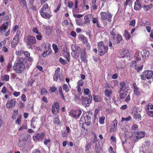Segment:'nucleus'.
<instances>
[{
    "mask_svg": "<svg viewBox=\"0 0 153 153\" xmlns=\"http://www.w3.org/2000/svg\"><path fill=\"white\" fill-rule=\"evenodd\" d=\"M140 76L141 79L143 80L153 79V72L150 70L145 71L143 72Z\"/></svg>",
    "mask_w": 153,
    "mask_h": 153,
    "instance_id": "nucleus-3",
    "label": "nucleus"
},
{
    "mask_svg": "<svg viewBox=\"0 0 153 153\" xmlns=\"http://www.w3.org/2000/svg\"><path fill=\"white\" fill-rule=\"evenodd\" d=\"M20 108H23L25 107V105L22 102H20L19 104Z\"/></svg>",
    "mask_w": 153,
    "mask_h": 153,
    "instance_id": "nucleus-64",
    "label": "nucleus"
},
{
    "mask_svg": "<svg viewBox=\"0 0 153 153\" xmlns=\"http://www.w3.org/2000/svg\"><path fill=\"white\" fill-rule=\"evenodd\" d=\"M150 110H153V105L151 104H149L147 105L146 110L149 111Z\"/></svg>",
    "mask_w": 153,
    "mask_h": 153,
    "instance_id": "nucleus-40",
    "label": "nucleus"
},
{
    "mask_svg": "<svg viewBox=\"0 0 153 153\" xmlns=\"http://www.w3.org/2000/svg\"><path fill=\"white\" fill-rule=\"evenodd\" d=\"M104 92L105 96L107 97H109L112 95V91L110 89H107Z\"/></svg>",
    "mask_w": 153,
    "mask_h": 153,
    "instance_id": "nucleus-26",
    "label": "nucleus"
},
{
    "mask_svg": "<svg viewBox=\"0 0 153 153\" xmlns=\"http://www.w3.org/2000/svg\"><path fill=\"white\" fill-rule=\"evenodd\" d=\"M21 115H20L16 121V124H17L18 125H19L20 124L21 122Z\"/></svg>",
    "mask_w": 153,
    "mask_h": 153,
    "instance_id": "nucleus-39",
    "label": "nucleus"
},
{
    "mask_svg": "<svg viewBox=\"0 0 153 153\" xmlns=\"http://www.w3.org/2000/svg\"><path fill=\"white\" fill-rule=\"evenodd\" d=\"M123 39V38L121 35L120 34H118L116 36V41H115V43L116 44H118Z\"/></svg>",
    "mask_w": 153,
    "mask_h": 153,
    "instance_id": "nucleus-27",
    "label": "nucleus"
},
{
    "mask_svg": "<svg viewBox=\"0 0 153 153\" xmlns=\"http://www.w3.org/2000/svg\"><path fill=\"white\" fill-rule=\"evenodd\" d=\"M19 28V26L17 25H15L13 27V29L11 30L12 33H14Z\"/></svg>",
    "mask_w": 153,
    "mask_h": 153,
    "instance_id": "nucleus-52",
    "label": "nucleus"
},
{
    "mask_svg": "<svg viewBox=\"0 0 153 153\" xmlns=\"http://www.w3.org/2000/svg\"><path fill=\"white\" fill-rule=\"evenodd\" d=\"M23 51H24L23 50H20V51H17L16 52V54L17 56H23Z\"/></svg>",
    "mask_w": 153,
    "mask_h": 153,
    "instance_id": "nucleus-35",
    "label": "nucleus"
},
{
    "mask_svg": "<svg viewBox=\"0 0 153 153\" xmlns=\"http://www.w3.org/2000/svg\"><path fill=\"white\" fill-rule=\"evenodd\" d=\"M128 51L126 50H120L119 54V57L120 58H124L128 55Z\"/></svg>",
    "mask_w": 153,
    "mask_h": 153,
    "instance_id": "nucleus-16",
    "label": "nucleus"
},
{
    "mask_svg": "<svg viewBox=\"0 0 153 153\" xmlns=\"http://www.w3.org/2000/svg\"><path fill=\"white\" fill-rule=\"evenodd\" d=\"M2 79L6 81H8L9 79V76L8 75H5L2 77Z\"/></svg>",
    "mask_w": 153,
    "mask_h": 153,
    "instance_id": "nucleus-41",
    "label": "nucleus"
},
{
    "mask_svg": "<svg viewBox=\"0 0 153 153\" xmlns=\"http://www.w3.org/2000/svg\"><path fill=\"white\" fill-rule=\"evenodd\" d=\"M131 117L130 116H129L126 118H122L121 119V122H123V121H128L131 120Z\"/></svg>",
    "mask_w": 153,
    "mask_h": 153,
    "instance_id": "nucleus-47",
    "label": "nucleus"
},
{
    "mask_svg": "<svg viewBox=\"0 0 153 153\" xmlns=\"http://www.w3.org/2000/svg\"><path fill=\"white\" fill-rule=\"evenodd\" d=\"M124 35L126 39H129L130 38V35L127 30L125 31Z\"/></svg>",
    "mask_w": 153,
    "mask_h": 153,
    "instance_id": "nucleus-33",
    "label": "nucleus"
},
{
    "mask_svg": "<svg viewBox=\"0 0 153 153\" xmlns=\"http://www.w3.org/2000/svg\"><path fill=\"white\" fill-rule=\"evenodd\" d=\"M145 135L144 131H137L136 133V137L138 139H140L143 137Z\"/></svg>",
    "mask_w": 153,
    "mask_h": 153,
    "instance_id": "nucleus-18",
    "label": "nucleus"
},
{
    "mask_svg": "<svg viewBox=\"0 0 153 153\" xmlns=\"http://www.w3.org/2000/svg\"><path fill=\"white\" fill-rule=\"evenodd\" d=\"M59 61L61 62L62 64L64 65L66 63V61L65 60L62 59L61 58H60L59 59Z\"/></svg>",
    "mask_w": 153,
    "mask_h": 153,
    "instance_id": "nucleus-63",
    "label": "nucleus"
},
{
    "mask_svg": "<svg viewBox=\"0 0 153 153\" xmlns=\"http://www.w3.org/2000/svg\"><path fill=\"white\" fill-rule=\"evenodd\" d=\"M100 15L101 16V19L102 20L107 19L109 22L111 21V19L112 16L109 13L101 12L100 13Z\"/></svg>",
    "mask_w": 153,
    "mask_h": 153,
    "instance_id": "nucleus-7",
    "label": "nucleus"
},
{
    "mask_svg": "<svg viewBox=\"0 0 153 153\" xmlns=\"http://www.w3.org/2000/svg\"><path fill=\"white\" fill-rule=\"evenodd\" d=\"M89 14H88L86 15L84 17V19H85V23H89L90 20L89 19Z\"/></svg>",
    "mask_w": 153,
    "mask_h": 153,
    "instance_id": "nucleus-36",
    "label": "nucleus"
},
{
    "mask_svg": "<svg viewBox=\"0 0 153 153\" xmlns=\"http://www.w3.org/2000/svg\"><path fill=\"white\" fill-rule=\"evenodd\" d=\"M120 89L119 91H125L127 90V86L124 82H121L120 83Z\"/></svg>",
    "mask_w": 153,
    "mask_h": 153,
    "instance_id": "nucleus-12",
    "label": "nucleus"
},
{
    "mask_svg": "<svg viewBox=\"0 0 153 153\" xmlns=\"http://www.w3.org/2000/svg\"><path fill=\"white\" fill-rule=\"evenodd\" d=\"M93 98L94 100L96 102H99L101 100L100 97L98 96H94Z\"/></svg>",
    "mask_w": 153,
    "mask_h": 153,
    "instance_id": "nucleus-37",
    "label": "nucleus"
},
{
    "mask_svg": "<svg viewBox=\"0 0 153 153\" xmlns=\"http://www.w3.org/2000/svg\"><path fill=\"white\" fill-rule=\"evenodd\" d=\"M150 55V53L149 51H145L143 54L142 55L143 58H145L148 57Z\"/></svg>",
    "mask_w": 153,
    "mask_h": 153,
    "instance_id": "nucleus-32",
    "label": "nucleus"
},
{
    "mask_svg": "<svg viewBox=\"0 0 153 153\" xmlns=\"http://www.w3.org/2000/svg\"><path fill=\"white\" fill-rule=\"evenodd\" d=\"M89 92L90 91L88 88H85L84 89V93L86 95L88 94Z\"/></svg>",
    "mask_w": 153,
    "mask_h": 153,
    "instance_id": "nucleus-62",
    "label": "nucleus"
},
{
    "mask_svg": "<svg viewBox=\"0 0 153 153\" xmlns=\"http://www.w3.org/2000/svg\"><path fill=\"white\" fill-rule=\"evenodd\" d=\"M143 68V66L141 65L140 66L138 67L137 65L134 66L135 68L138 71H140Z\"/></svg>",
    "mask_w": 153,
    "mask_h": 153,
    "instance_id": "nucleus-48",
    "label": "nucleus"
},
{
    "mask_svg": "<svg viewBox=\"0 0 153 153\" xmlns=\"http://www.w3.org/2000/svg\"><path fill=\"white\" fill-rule=\"evenodd\" d=\"M45 133L42 132L41 134L36 133L33 136V139L35 142H36L39 140L42 139L44 137Z\"/></svg>",
    "mask_w": 153,
    "mask_h": 153,
    "instance_id": "nucleus-9",
    "label": "nucleus"
},
{
    "mask_svg": "<svg viewBox=\"0 0 153 153\" xmlns=\"http://www.w3.org/2000/svg\"><path fill=\"white\" fill-rule=\"evenodd\" d=\"M56 88L54 86H52L50 87V91L51 92L53 93L56 90Z\"/></svg>",
    "mask_w": 153,
    "mask_h": 153,
    "instance_id": "nucleus-51",
    "label": "nucleus"
},
{
    "mask_svg": "<svg viewBox=\"0 0 153 153\" xmlns=\"http://www.w3.org/2000/svg\"><path fill=\"white\" fill-rule=\"evenodd\" d=\"M51 46L49 43H47L46 44L45 46V50L44 52L46 54H47L48 52L49 51L48 54H49L50 51H51Z\"/></svg>",
    "mask_w": 153,
    "mask_h": 153,
    "instance_id": "nucleus-23",
    "label": "nucleus"
},
{
    "mask_svg": "<svg viewBox=\"0 0 153 153\" xmlns=\"http://www.w3.org/2000/svg\"><path fill=\"white\" fill-rule=\"evenodd\" d=\"M33 31L35 33L38 34H40V33H39L37 28L36 27H34L33 29Z\"/></svg>",
    "mask_w": 153,
    "mask_h": 153,
    "instance_id": "nucleus-57",
    "label": "nucleus"
},
{
    "mask_svg": "<svg viewBox=\"0 0 153 153\" xmlns=\"http://www.w3.org/2000/svg\"><path fill=\"white\" fill-rule=\"evenodd\" d=\"M24 60V59L22 57L19 58L15 61L13 69L16 72L21 74L25 68Z\"/></svg>",
    "mask_w": 153,
    "mask_h": 153,
    "instance_id": "nucleus-1",
    "label": "nucleus"
},
{
    "mask_svg": "<svg viewBox=\"0 0 153 153\" xmlns=\"http://www.w3.org/2000/svg\"><path fill=\"white\" fill-rule=\"evenodd\" d=\"M76 47L75 45L72 44L71 46V49L73 51H76Z\"/></svg>",
    "mask_w": 153,
    "mask_h": 153,
    "instance_id": "nucleus-58",
    "label": "nucleus"
},
{
    "mask_svg": "<svg viewBox=\"0 0 153 153\" xmlns=\"http://www.w3.org/2000/svg\"><path fill=\"white\" fill-rule=\"evenodd\" d=\"M53 79L54 80L56 81H57L59 79L61 81L63 80V76L61 75L58 74H55L53 76Z\"/></svg>",
    "mask_w": 153,
    "mask_h": 153,
    "instance_id": "nucleus-21",
    "label": "nucleus"
},
{
    "mask_svg": "<svg viewBox=\"0 0 153 153\" xmlns=\"http://www.w3.org/2000/svg\"><path fill=\"white\" fill-rule=\"evenodd\" d=\"M40 13L42 17L46 19H49L52 16L51 12L49 13L46 12H40Z\"/></svg>",
    "mask_w": 153,
    "mask_h": 153,
    "instance_id": "nucleus-15",
    "label": "nucleus"
},
{
    "mask_svg": "<svg viewBox=\"0 0 153 153\" xmlns=\"http://www.w3.org/2000/svg\"><path fill=\"white\" fill-rule=\"evenodd\" d=\"M89 99L88 97L83 98L82 101V104L85 106H88L89 104L91 102L92 97L89 96Z\"/></svg>",
    "mask_w": 153,
    "mask_h": 153,
    "instance_id": "nucleus-11",
    "label": "nucleus"
},
{
    "mask_svg": "<svg viewBox=\"0 0 153 153\" xmlns=\"http://www.w3.org/2000/svg\"><path fill=\"white\" fill-rule=\"evenodd\" d=\"M27 39V47L29 49H33L32 45L36 43V38L35 37L28 35L26 37Z\"/></svg>",
    "mask_w": 153,
    "mask_h": 153,
    "instance_id": "nucleus-4",
    "label": "nucleus"
},
{
    "mask_svg": "<svg viewBox=\"0 0 153 153\" xmlns=\"http://www.w3.org/2000/svg\"><path fill=\"white\" fill-rule=\"evenodd\" d=\"M20 3L21 6L24 9H26L27 8V5L25 0H18Z\"/></svg>",
    "mask_w": 153,
    "mask_h": 153,
    "instance_id": "nucleus-24",
    "label": "nucleus"
},
{
    "mask_svg": "<svg viewBox=\"0 0 153 153\" xmlns=\"http://www.w3.org/2000/svg\"><path fill=\"white\" fill-rule=\"evenodd\" d=\"M23 55L25 56V57L27 58L30 56V53L29 52L27 51H24L23 53Z\"/></svg>",
    "mask_w": 153,
    "mask_h": 153,
    "instance_id": "nucleus-46",
    "label": "nucleus"
},
{
    "mask_svg": "<svg viewBox=\"0 0 153 153\" xmlns=\"http://www.w3.org/2000/svg\"><path fill=\"white\" fill-rule=\"evenodd\" d=\"M27 128V127L26 125H23L18 130L19 131H21L24 129H26Z\"/></svg>",
    "mask_w": 153,
    "mask_h": 153,
    "instance_id": "nucleus-54",
    "label": "nucleus"
},
{
    "mask_svg": "<svg viewBox=\"0 0 153 153\" xmlns=\"http://www.w3.org/2000/svg\"><path fill=\"white\" fill-rule=\"evenodd\" d=\"M105 117L104 116L101 117L100 118L99 122L100 124H103L104 123Z\"/></svg>",
    "mask_w": 153,
    "mask_h": 153,
    "instance_id": "nucleus-45",
    "label": "nucleus"
},
{
    "mask_svg": "<svg viewBox=\"0 0 153 153\" xmlns=\"http://www.w3.org/2000/svg\"><path fill=\"white\" fill-rule=\"evenodd\" d=\"M135 24V20L134 19H133L130 21L129 25L132 26H134Z\"/></svg>",
    "mask_w": 153,
    "mask_h": 153,
    "instance_id": "nucleus-53",
    "label": "nucleus"
},
{
    "mask_svg": "<svg viewBox=\"0 0 153 153\" xmlns=\"http://www.w3.org/2000/svg\"><path fill=\"white\" fill-rule=\"evenodd\" d=\"M21 31L19 30H17L16 35L14 37H16L17 39H19V36L20 35Z\"/></svg>",
    "mask_w": 153,
    "mask_h": 153,
    "instance_id": "nucleus-44",
    "label": "nucleus"
},
{
    "mask_svg": "<svg viewBox=\"0 0 153 153\" xmlns=\"http://www.w3.org/2000/svg\"><path fill=\"white\" fill-rule=\"evenodd\" d=\"M47 90L44 88H42L41 90V94L42 95H45L48 93Z\"/></svg>",
    "mask_w": 153,
    "mask_h": 153,
    "instance_id": "nucleus-34",
    "label": "nucleus"
},
{
    "mask_svg": "<svg viewBox=\"0 0 153 153\" xmlns=\"http://www.w3.org/2000/svg\"><path fill=\"white\" fill-rule=\"evenodd\" d=\"M52 47L55 53L58 52V48L56 45L54 44H53Z\"/></svg>",
    "mask_w": 153,
    "mask_h": 153,
    "instance_id": "nucleus-38",
    "label": "nucleus"
},
{
    "mask_svg": "<svg viewBox=\"0 0 153 153\" xmlns=\"http://www.w3.org/2000/svg\"><path fill=\"white\" fill-rule=\"evenodd\" d=\"M91 114L89 113H84L81 116L80 120L86 123L87 125H89L91 121Z\"/></svg>",
    "mask_w": 153,
    "mask_h": 153,
    "instance_id": "nucleus-5",
    "label": "nucleus"
},
{
    "mask_svg": "<svg viewBox=\"0 0 153 153\" xmlns=\"http://www.w3.org/2000/svg\"><path fill=\"white\" fill-rule=\"evenodd\" d=\"M133 89L134 94L137 95H140L141 93V90L138 88L136 84H133Z\"/></svg>",
    "mask_w": 153,
    "mask_h": 153,
    "instance_id": "nucleus-14",
    "label": "nucleus"
},
{
    "mask_svg": "<svg viewBox=\"0 0 153 153\" xmlns=\"http://www.w3.org/2000/svg\"><path fill=\"white\" fill-rule=\"evenodd\" d=\"M91 146V144L90 143L87 144L85 145V151L87 152L90 149Z\"/></svg>",
    "mask_w": 153,
    "mask_h": 153,
    "instance_id": "nucleus-42",
    "label": "nucleus"
},
{
    "mask_svg": "<svg viewBox=\"0 0 153 153\" xmlns=\"http://www.w3.org/2000/svg\"><path fill=\"white\" fill-rule=\"evenodd\" d=\"M98 49L100 52V55L102 56L104 55L108 51V47L104 45L102 42L98 43Z\"/></svg>",
    "mask_w": 153,
    "mask_h": 153,
    "instance_id": "nucleus-2",
    "label": "nucleus"
},
{
    "mask_svg": "<svg viewBox=\"0 0 153 153\" xmlns=\"http://www.w3.org/2000/svg\"><path fill=\"white\" fill-rule=\"evenodd\" d=\"M134 117L137 120H140L141 119V116L139 113L137 112H135L134 113Z\"/></svg>",
    "mask_w": 153,
    "mask_h": 153,
    "instance_id": "nucleus-31",
    "label": "nucleus"
},
{
    "mask_svg": "<svg viewBox=\"0 0 153 153\" xmlns=\"http://www.w3.org/2000/svg\"><path fill=\"white\" fill-rule=\"evenodd\" d=\"M141 5L140 3V0H136L134 3V9L136 10H139L140 8Z\"/></svg>",
    "mask_w": 153,
    "mask_h": 153,
    "instance_id": "nucleus-19",
    "label": "nucleus"
},
{
    "mask_svg": "<svg viewBox=\"0 0 153 153\" xmlns=\"http://www.w3.org/2000/svg\"><path fill=\"white\" fill-rule=\"evenodd\" d=\"M16 103V99H12L10 100H8L6 104V107L7 108H10L15 106Z\"/></svg>",
    "mask_w": 153,
    "mask_h": 153,
    "instance_id": "nucleus-10",
    "label": "nucleus"
},
{
    "mask_svg": "<svg viewBox=\"0 0 153 153\" xmlns=\"http://www.w3.org/2000/svg\"><path fill=\"white\" fill-rule=\"evenodd\" d=\"M139 53L138 52H137V53L135 55V56L136 57L135 58V59L136 61H140L141 60V58L140 57L138 56V54Z\"/></svg>",
    "mask_w": 153,
    "mask_h": 153,
    "instance_id": "nucleus-50",
    "label": "nucleus"
},
{
    "mask_svg": "<svg viewBox=\"0 0 153 153\" xmlns=\"http://www.w3.org/2000/svg\"><path fill=\"white\" fill-rule=\"evenodd\" d=\"M82 111L80 109L71 110L69 114L71 117L77 119L79 117L82 113Z\"/></svg>",
    "mask_w": 153,
    "mask_h": 153,
    "instance_id": "nucleus-6",
    "label": "nucleus"
},
{
    "mask_svg": "<svg viewBox=\"0 0 153 153\" xmlns=\"http://www.w3.org/2000/svg\"><path fill=\"white\" fill-rule=\"evenodd\" d=\"M11 25V22L10 20L5 22L1 26V27L4 31L7 29L8 26L10 25Z\"/></svg>",
    "mask_w": 153,
    "mask_h": 153,
    "instance_id": "nucleus-17",
    "label": "nucleus"
},
{
    "mask_svg": "<svg viewBox=\"0 0 153 153\" xmlns=\"http://www.w3.org/2000/svg\"><path fill=\"white\" fill-rule=\"evenodd\" d=\"M69 24V22L67 20H65L62 23V25H67Z\"/></svg>",
    "mask_w": 153,
    "mask_h": 153,
    "instance_id": "nucleus-61",
    "label": "nucleus"
},
{
    "mask_svg": "<svg viewBox=\"0 0 153 153\" xmlns=\"http://www.w3.org/2000/svg\"><path fill=\"white\" fill-rule=\"evenodd\" d=\"M117 121L116 120H115L113 122L112 126L111 128V131H114L117 129Z\"/></svg>",
    "mask_w": 153,
    "mask_h": 153,
    "instance_id": "nucleus-20",
    "label": "nucleus"
},
{
    "mask_svg": "<svg viewBox=\"0 0 153 153\" xmlns=\"http://www.w3.org/2000/svg\"><path fill=\"white\" fill-rule=\"evenodd\" d=\"M19 39H17L16 37H14L11 42V45L13 47H15L18 43Z\"/></svg>",
    "mask_w": 153,
    "mask_h": 153,
    "instance_id": "nucleus-22",
    "label": "nucleus"
},
{
    "mask_svg": "<svg viewBox=\"0 0 153 153\" xmlns=\"http://www.w3.org/2000/svg\"><path fill=\"white\" fill-rule=\"evenodd\" d=\"M49 6L47 4H45L43 6V7L41 9V10L40 11V12H45L47 10Z\"/></svg>",
    "mask_w": 153,
    "mask_h": 153,
    "instance_id": "nucleus-28",
    "label": "nucleus"
},
{
    "mask_svg": "<svg viewBox=\"0 0 153 153\" xmlns=\"http://www.w3.org/2000/svg\"><path fill=\"white\" fill-rule=\"evenodd\" d=\"M69 85H68L66 84H64L63 86V89L66 92H68L70 90V87Z\"/></svg>",
    "mask_w": 153,
    "mask_h": 153,
    "instance_id": "nucleus-29",
    "label": "nucleus"
},
{
    "mask_svg": "<svg viewBox=\"0 0 153 153\" xmlns=\"http://www.w3.org/2000/svg\"><path fill=\"white\" fill-rule=\"evenodd\" d=\"M120 94V98L121 99H124L126 97L127 93V91H118Z\"/></svg>",
    "mask_w": 153,
    "mask_h": 153,
    "instance_id": "nucleus-25",
    "label": "nucleus"
},
{
    "mask_svg": "<svg viewBox=\"0 0 153 153\" xmlns=\"http://www.w3.org/2000/svg\"><path fill=\"white\" fill-rule=\"evenodd\" d=\"M50 142V140L49 139L45 138L44 140V143L45 145H47Z\"/></svg>",
    "mask_w": 153,
    "mask_h": 153,
    "instance_id": "nucleus-49",
    "label": "nucleus"
},
{
    "mask_svg": "<svg viewBox=\"0 0 153 153\" xmlns=\"http://www.w3.org/2000/svg\"><path fill=\"white\" fill-rule=\"evenodd\" d=\"M73 5L74 4L72 1H70L68 3V7L70 9H71Z\"/></svg>",
    "mask_w": 153,
    "mask_h": 153,
    "instance_id": "nucleus-55",
    "label": "nucleus"
},
{
    "mask_svg": "<svg viewBox=\"0 0 153 153\" xmlns=\"http://www.w3.org/2000/svg\"><path fill=\"white\" fill-rule=\"evenodd\" d=\"M61 6V4L60 3H59L58 4L56 9L54 10V12L55 13H57L58 11L59 10V9H60Z\"/></svg>",
    "mask_w": 153,
    "mask_h": 153,
    "instance_id": "nucleus-60",
    "label": "nucleus"
},
{
    "mask_svg": "<svg viewBox=\"0 0 153 153\" xmlns=\"http://www.w3.org/2000/svg\"><path fill=\"white\" fill-rule=\"evenodd\" d=\"M59 104L57 102H54L53 104L52 107V113L53 114L57 113L59 110Z\"/></svg>",
    "mask_w": 153,
    "mask_h": 153,
    "instance_id": "nucleus-8",
    "label": "nucleus"
},
{
    "mask_svg": "<svg viewBox=\"0 0 153 153\" xmlns=\"http://www.w3.org/2000/svg\"><path fill=\"white\" fill-rule=\"evenodd\" d=\"M147 111L149 115L151 117H153V110Z\"/></svg>",
    "mask_w": 153,
    "mask_h": 153,
    "instance_id": "nucleus-56",
    "label": "nucleus"
},
{
    "mask_svg": "<svg viewBox=\"0 0 153 153\" xmlns=\"http://www.w3.org/2000/svg\"><path fill=\"white\" fill-rule=\"evenodd\" d=\"M20 92H19L15 91L13 93V95L15 97H17L19 96L20 95Z\"/></svg>",
    "mask_w": 153,
    "mask_h": 153,
    "instance_id": "nucleus-59",
    "label": "nucleus"
},
{
    "mask_svg": "<svg viewBox=\"0 0 153 153\" xmlns=\"http://www.w3.org/2000/svg\"><path fill=\"white\" fill-rule=\"evenodd\" d=\"M152 4H150L149 5H144L143 6V8L144 10L146 11H147L149 9H150L152 8Z\"/></svg>",
    "mask_w": 153,
    "mask_h": 153,
    "instance_id": "nucleus-30",
    "label": "nucleus"
},
{
    "mask_svg": "<svg viewBox=\"0 0 153 153\" xmlns=\"http://www.w3.org/2000/svg\"><path fill=\"white\" fill-rule=\"evenodd\" d=\"M62 47H64L65 48V49L64 50L63 54L65 59L68 61V62H69L70 53L67 51V47L65 45H62Z\"/></svg>",
    "mask_w": 153,
    "mask_h": 153,
    "instance_id": "nucleus-13",
    "label": "nucleus"
},
{
    "mask_svg": "<svg viewBox=\"0 0 153 153\" xmlns=\"http://www.w3.org/2000/svg\"><path fill=\"white\" fill-rule=\"evenodd\" d=\"M84 81L82 79L79 80L77 82V85L82 86L84 84Z\"/></svg>",
    "mask_w": 153,
    "mask_h": 153,
    "instance_id": "nucleus-43",
    "label": "nucleus"
}]
</instances>
